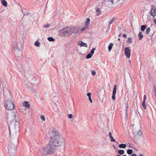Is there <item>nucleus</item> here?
I'll use <instances>...</instances> for the list:
<instances>
[{
	"label": "nucleus",
	"mask_w": 156,
	"mask_h": 156,
	"mask_svg": "<svg viewBox=\"0 0 156 156\" xmlns=\"http://www.w3.org/2000/svg\"><path fill=\"white\" fill-rule=\"evenodd\" d=\"M30 90L32 92H34L35 91V89L34 88H31Z\"/></svg>",
	"instance_id": "nucleus-41"
},
{
	"label": "nucleus",
	"mask_w": 156,
	"mask_h": 156,
	"mask_svg": "<svg viewBox=\"0 0 156 156\" xmlns=\"http://www.w3.org/2000/svg\"><path fill=\"white\" fill-rule=\"evenodd\" d=\"M130 156H137V155L135 154H133Z\"/></svg>",
	"instance_id": "nucleus-44"
},
{
	"label": "nucleus",
	"mask_w": 156,
	"mask_h": 156,
	"mask_svg": "<svg viewBox=\"0 0 156 156\" xmlns=\"http://www.w3.org/2000/svg\"><path fill=\"white\" fill-rule=\"evenodd\" d=\"M115 18H112L110 21L109 22V24H112L115 21Z\"/></svg>",
	"instance_id": "nucleus-25"
},
{
	"label": "nucleus",
	"mask_w": 156,
	"mask_h": 156,
	"mask_svg": "<svg viewBox=\"0 0 156 156\" xmlns=\"http://www.w3.org/2000/svg\"><path fill=\"white\" fill-rule=\"evenodd\" d=\"M133 132L134 135V139L136 141H137L140 137L142 136V133L141 131L140 130H139L137 131L134 130Z\"/></svg>",
	"instance_id": "nucleus-7"
},
{
	"label": "nucleus",
	"mask_w": 156,
	"mask_h": 156,
	"mask_svg": "<svg viewBox=\"0 0 156 156\" xmlns=\"http://www.w3.org/2000/svg\"><path fill=\"white\" fill-rule=\"evenodd\" d=\"M87 95L88 97V98L90 97L91 95V94L90 93H88L87 94Z\"/></svg>",
	"instance_id": "nucleus-42"
},
{
	"label": "nucleus",
	"mask_w": 156,
	"mask_h": 156,
	"mask_svg": "<svg viewBox=\"0 0 156 156\" xmlns=\"http://www.w3.org/2000/svg\"><path fill=\"white\" fill-rule=\"evenodd\" d=\"M87 28V26L86 25L85 27H83L80 30L81 32H82L85 30Z\"/></svg>",
	"instance_id": "nucleus-31"
},
{
	"label": "nucleus",
	"mask_w": 156,
	"mask_h": 156,
	"mask_svg": "<svg viewBox=\"0 0 156 156\" xmlns=\"http://www.w3.org/2000/svg\"><path fill=\"white\" fill-rule=\"evenodd\" d=\"M78 45H80L81 47L83 46L86 48L87 47V44L83 42L82 41H80V43L79 42L78 43Z\"/></svg>",
	"instance_id": "nucleus-14"
},
{
	"label": "nucleus",
	"mask_w": 156,
	"mask_h": 156,
	"mask_svg": "<svg viewBox=\"0 0 156 156\" xmlns=\"http://www.w3.org/2000/svg\"><path fill=\"white\" fill-rule=\"evenodd\" d=\"M116 92V85H115L114 87L113 90L112 95V99L114 101L115 99V95Z\"/></svg>",
	"instance_id": "nucleus-12"
},
{
	"label": "nucleus",
	"mask_w": 156,
	"mask_h": 156,
	"mask_svg": "<svg viewBox=\"0 0 156 156\" xmlns=\"http://www.w3.org/2000/svg\"><path fill=\"white\" fill-rule=\"evenodd\" d=\"M106 2H111L112 3V4H113L114 3V1L113 0H105Z\"/></svg>",
	"instance_id": "nucleus-36"
},
{
	"label": "nucleus",
	"mask_w": 156,
	"mask_h": 156,
	"mask_svg": "<svg viewBox=\"0 0 156 156\" xmlns=\"http://www.w3.org/2000/svg\"><path fill=\"white\" fill-rule=\"evenodd\" d=\"M79 33V30L78 28L75 27H66L61 30L62 36L68 37L73 34L76 35L75 36V39L78 36L77 34Z\"/></svg>",
	"instance_id": "nucleus-3"
},
{
	"label": "nucleus",
	"mask_w": 156,
	"mask_h": 156,
	"mask_svg": "<svg viewBox=\"0 0 156 156\" xmlns=\"http://www.w3.org/2000/svg\"><path fill=\"white\" fill-rule=\"evenodd\" d=\"M122 156H127L126 155H123Z\"/></svg>",
	"instance_id": "nucleus-54"
},
{
	"label": "nucleus",
	"mask_w": 156,
	"mask_h": 156,
	"mask_svg": "<svg viewBox=\"0 0 156 156\" xmlns=\"http://www.w3.org/2000/svg\"><path fill=\"white\" fill-rule=\"evenodd\" d=\"M96 73V72L94 70L91 71V73L93 75H95Z\"/></svg>",
	"instance_id": "nucleus-37"
},
{
	"label": "nucleus",
	"mask_w": 156,
	"mask_h": 156,
	"mask_svg": "<svg viewBox=\"0 0 156 156\" xmlns=\"http://www.w3.org/2000/svg\"><path fill=\"white\" fill-rule=\"evenodd\" d=\"M22 43L14 42L13 44V47L14 49H20L23 46Z\"/></svg>",
	"instance_id": "nucleus-8"
},
{
	"label": "nucleus",
	"mask_w": 156,
	"mask_h": 156,
	"mask_svg": "<svg viewBox=\"0 0 156 156\" xmlns=\"http://www.w3.org/2000/svg\"><path fill=\"white\" fill-rule=\"evenodd\" d=\"M90 21V20L89 18H87V19L86 21H85L86 25L87 26H88V25L89 24Z\"/></svg>",
	"instance_id": "nucleus-24"
},
{
	"label": "nucleus",
	"mask_w": 156,
	"mask_h": 156,
	"mask_svg": "<svg viewBox=\"0 0 156 156\" xmlns=\"http://www.w3.org/2000/svg\"><path fill=\"white\" fill-rule=\"evenodd\" d=\"M154 92L155 93V95H156V87L154 89Z\"/></svg>",
	"instance_id": "nucleus-47"
},
{
	"label": "nucleus",
	"mask_w": 156,
	"mask_h": 156,
	"mask_svg": "<svg viewBox=\"0 0 156 156\" xmlns=\"http://www.w3.org/2000/svg\"><path fill=\"white\" fill-rule=\"evenodd\" d=\"M113 147L114 149H115V147L114 145H113Z\"/></svg>",
	"instance_id": "nucleus-51"
},
{
	"label": "nucleus",
	"mask_w": 156,
	"mask_h": 156,
	"mask_svg": "<svg viewBox=\"0 0 156 156\" xmlns=\"http://www.w3.org/2000/svg\"><path fill=\"white\" fill-rule=\"evenodd\" d=\"M92 54H90V53H89L86 56V59L90 58L92 57Z\"/></svg>",
	"instance_id": "nucleus-27"
},
{
	"label": "nucleus",
	"mask_w": 156,
	"mask_h": 156,
	"mask_svg": "<svg viewBox=\"0 0 156 156\" xmlns=\"http://www.w3.org/2000/svg\"><path fill=\"white\" fill-rule=\"evenodd\" d=\"M113 44L112 43H110L108 46V51H110L112 49V47L113 46Z\"/></svg>",
	"instance_id": "nucleus-21"
},
{
	"label": "nucleus",
	"mask_w": 156,
	"mask_h": 156,
	"mask_svg": "<svg viewBox=\"0 0 156 156\" xmlns=\"http://www.w3.org/2000/svg\"><path fill=\"white\" fill-rule=\"evenodd\" d=\"M109 136L110 138L111 139V141L112 142H115V140L113 138L112 135V133L111 132L109 133Z\"/></svg>",
	"instance_id": "nucleus-16"
},
{
	"label": "nucleus",
	"mask_w": 156,
	"mask_h": 156,
	"mask_svg": "<svg viewBox=\"0 0 156 156\" xmlns=\"http://www.w3.org/2000/svg\"><path fill=\"white\" fill-rule=\"evenodd\" d=\"M126 146V144H120L119 145V147L120 148H125Z\"/></svg>",
	"instance_id": "nucleus-17"
},
{
	"label": "nucleus",
	"mask_w": 156,
	"mask_h": 156,
	"mask_svg": "<svg viewBox=\"0 0 156 156\" xmlns=\"http://www.w3.org/2000/svg\"><path fill=\"white\" fill-rule=\"evenodd\" d=\"M95 10H96L97 12V14L99 16L101 14L100 9L99 8L97 7L95 8Z\"/></svg>",
	"instance_id": "nucleus-19"
},
{
	"label": "nucleus",
	"mask_w": 156,
	"mask_h": 156,
	"mask_svg": "<svg viewBox=\"0 0 156 156\" xmlns=\"http://www.w3.org/2000/svg\"><path fill=\"white\" fill-rule=\"evenodd\" d=\"M117 156H121V155H120L119 154H117Z\"/></svg>",
	"instance_id": "nucleus-53"
},
{
	"label": "nucleus",
	"mask_w": 156,
	"mask_h": 156,
	"mask_svg": "<svg viewBox=\"0 0 156 156\" xmlns=\"http://www.w3.org/2000/svg\"><path fill=\"white\" fill-rule=\"evenodd\" d=\"M47 136L49 139L50 142L56 148L65 144V140L61 136V134L55 129H53L52 132L49 133Z\"/></svg>",
	"instance_id": "nucleus-2"
},
{
	"label": "nucleus",
	"mask_w": 156,
	"mask_h": 156,
	"mask_svg": "<svg viewBox=\"0 0 156 156\" xmlns=\"http://www.w3.org/2000/svg\"><path fill=\"white\" fill-rule=\"evenodd\" d=\"M142 106L144 109L146 108V105L145 103V102L143 101L142 103Z\"/></svg>",
	"instance_id": "nucleus-30"
},
{
	"label": "nucleus",
	"mask_w": 156,
	"mask_h": 156,
	"mask_svg": "<svg viewBox=\"0 0 156 156\" xmlns=\"http://www.w3.org/2000/svg\"><path fill=\"white\" fill-rule=\"evenodd\" d=\"M23 105L27 109H29L30 107V105L27 101H24L23 103Z\"/></svg>",
	"instance_id": "nucleus-13"
},
{
	"label": "nucleus",
	"mask_w": 156,
	"mask_h": 156,
	"mask_svg": "<svg viewBox=\"0 0 156 156\" xmlns=\"http://www.w3.org/2000/svg\"><path fill=\"white\" fill-rule=\"evenodd\" d=\"M126 42L127 43L131 44L132 42V39L131 37H129Z\"/></svg>",
	"instance_id": "nucleus-22"
},
{
	"label": "nucleus",
	"mask_w": 156,
	"mask_h": 156,
	"mask_svg": "<svg viewBox=\"0 0 156 156\" xmlns=\"http://www.w3.org/2000/svg\"><path fill=\"white\" fill-rule=\"evenodd\" d=\"M154 23L156 24V19H154L153 20Z\"/></svg>",
	"instance_id": "nucleus-45"
},
{
	"label": "nucleus",
	"mask_w": 156,
	"mask_h": 156,
	"mask_svg": "<svg viewBox=\"0 0 156 156\" xmlns=\"http://www.w3.org/2000/svg\"><path fill=\"white\" fill-rule=\"evenodd\" d=\"M56 150L55 147L49 141V143L47 144L46 146L43 149L42 155H50L53 153Z\"/></svg>",
	"instance_id": "nucleus-4"
},
{
	"label": "nucleus",
	"mask_w": 156,
	"mask_h": 156,
	"mask_svg": "<svg viewBox=\"0 0 156 156\" xmlns=\"http://www.w3.org/2000/svg\"><path fill=\"white\" fill-rule=\"evenodd\" d=\"M151 15L153 17H154L156 16V7L151 5Z\"/></svg>",
	"instance_id": "nucleus-10"
},
{
	"label": "nucleus",
	"mask_w": 156,
	"mask_h": 156,
	"mask_svg": "<svg viewBox=\"0 0 156 156\" xmlns=\"http://www.w3.org/2000/svg\"><path fill=\"white\" fill-rule=\"evenodd\" d=\"M50 26V24H47V25H44L43 26L44 28H45L49 27Z\"/></svg>",
	"instance_id": "nucleus-34"
},
{
	"label": "nucleus",
	"mask_w": 156,
	"mask_h": 156,
	"mask_svg": "<svg viewBox=\"0 0 156 156\" xmlns=\"http://www.w3.org/2000/svg\"><path fill=\"white\" fill-rule=\"evenodd\" d=\"M68 117L69 119H71L73 118V116L72 114H70L68 115Z\"/></svg>",
	"instance_id": "nucleus-39"
},
{
	"label": "nucleus",
	"mask_w": 156,
	"mask_h": 156,
	"mask_svg": "<svg viewBox=\"0 0 156 156\" xmlns=\"http://www.w3.org/2000/svg\"><path fill=\"white\" fill-rule=\"evenodd\" d=\"M138 123L139 124V125H140V122L139 120H138Z\"/></svg>",
	"instance_id": "nucleus-49"
},
{
	"label": "nucleus",
	"mask_w": 156,
	"mask_h": 156,
	"mask_svg": "<svg viewBox=\"0 0 156 156\" xmlns=\"http://www.w3.org/2000/svg\"><path fill=\"white\" fill-rule=\"evenodd\" d=\"M9 132V140L18 143L19 134V123L17 119L16 113L11 112L6 115Z\"/></svg>",
	"instance_id": "nucleus-1"
},
{
	"label": "nucleus",
	"mask_w": 156,
	"mask_h": 156,
	"mask_svg": "<svg viewBox=\"0 0 156 156\" xmlns=\"http://www.w3.org/2000/svg\"><path fill=\"white\" fill-rule=\"evenodd\" d=\"M48 40L49 41H55V39L52 37H48Z\"/></svg>",
	"instance_id": "nucleus-28"
},
{
	"label": "nucleus",
	"mask_w": 156,
	"mask_h": 156,
	"mask_svg": "<svg viewBox=\"0 0 156 156\" xmlns=\"http://www.w3.org/2000/svg\"><path fill=\"white\" fill-rule=\"evenodd\" d=\"M95 50V48H93L92 50H91V51H90V54H92V55H93V54L94 53V51Z\"/></svg>",
	"instance_id": "nucleus-33"
},
{
	"label": "nucleus",
	"mask_w": 156,
	"mask_h": 156,
	"mask_svg": "<svg viewBox=\"0 0 156 156\" xmlns=\"http://www.w3.org/2000/svg\"><path fill=\"white\" fill-rule=\"evenodd\" d=\"M4 104L5 107L7 110H12L14 108V105L13 103L10 100H5Z\"/></svg>",
	"instance_id": "nucleus-6"
},
{
	"label": "nucleus",
	"mask_w": 156,
	"mask_h": 156,
	"mask_svg": "<svg viewBox=\"0 0 156 156\" xmlns=\"http://www.w3.org/2000/svg\"><path fill=\"white\" fill-rule=\"evenodd\" d=\"M138 36L139 37V39L140 40H141L143 37V35L141 32L139 33L138 34Z\"/></svg>",
	"instance_id": "nucleus-18"
},
{
	"label": "nucleus",
	"mask_w": 156,
	"mask_h": 156,
	"mask_svg": "<svg viewBox=\"0 0 156 156\" xmlns=\"http://www.w3.org/2000/svg\"><path fill=\"white\" fill-rule=\"evenodd\" d=\"M116 143L117 144H118V142H116Z\"/></svg>",
	"instance_id": "nucleus-55"
},
{
	"label": "nucleus",
	"mask_w": 156,
	"mask_h": 156,
	"mask_svg": "<svg viewBox=\"0 0 156 156\" xmlns=\"http://www.w3.org/2000/svg\"><path fill=\"white\" fill-rule=\"evenodd\" d=\"M118 40L119 41L120 40V38H118Z\"/></svg>",
	"instance_id": "nucleus-52"
},
{
	"label": "nucleus",
	"mask_w": 156,
	"mask_h": 156,
	"mask_svg": "<svg viewBox=\"0 0 156 156\" xmlns=\"http://www.w3.org/2000/svg\"><path fill=\"white\" fill-rule=\"evenodd\" d=\"M124 53L128 58H129L130 56V51L129 48L126 47L124 49Z\"/></svg>",
	"instance_id": "nucleus-11"
},
{
	"label": "nucleus",
	"mask_w": 156,
	"mask_h": 156,
	"mask_svg": "<svg viewBox=\"0 0 156 156\" xmlns=\"http://www.w3.org/2000/svg\"><path fill=\"white\" fill-rule=\"evenodd\" d=\"M146 27L147 26L145 25H142L141 27V31H144L145 29L146 28Z\"/></svg>",
	"instance_id": "nucleus-20"
},
{
	"label": "nucleus",
	"mask_w": 156,
	"mask_h": 156,
	"mask_svg": "<svg viewBox=\"0 0 156 156\" xmlns=\"http://www.w3.org/2000/svg\"><path fill=\"white\" fill-rule=\"evenodd\" d=\"M34 45L36 46H39L40 45V43L39 41H37L34 43Z\"/></svg>",
	"instance_id": "nucleus-32"
},
{
	"label": "nucleus",
	"mask_w": 156,
	"mask_h": 156,
	"mask_svg": "<svg viewBox=\"0 0 156 156\" xmlns=\"http://www.w3.org/2000/svg\"><path fill=\"white\" fill-rule=\"evenodd\" d=\"M118 153L120 154H123L124 153V151L123 150H119L118 151Z\"/></svg>",
	"instance_id": "nucleus-23"
},
{
	"label": "nucleus",
	"mask_w": 156,
	"mask_h": 156,
	"mask_svg": "<svg viewBox=\"0 0 156 156\" xmlns=\"http://www.w3.org/2000/svg\"><path fill=\"white\" fill-rule=\"evenodd\" d=\"M1 2L2 5L6 7L7 6V3L5 0H1Z\"/></svg>",
	"instance_id": "nucleus-15"
},
{
	"label": "nucleus",
	"mask_w": 156,
	"mask_h": 156,
	"mask_svg": "<svg viewBox=\"0 0 156 156\" xmlns=\"http://www.w3.org/2000/svg\"><path fill=\"white\" fill-rule=\"evenodd\" d=\"M150 31V27H147L146 30V34H147L148 35L149 34Z\"/></svg>",
	"instance_id": "nucleus-29"
},
{
	"label": "nucleus",
	"mask_w": 156,
	"mask_h": 156,
	"mask_svg": "<svg viewBox=\"0 0 156 156\" xmlns=\"http://www.w3.org/2000/svg\"><path fill=\"white\" fill-rule=\"evenodd\" d=\"M89 98V100L90 102L91 103H92V100L91 99V97H90L89 98Z\"/></svg>",
	"instance_id": "nucleus-43"
},
{
	"label": "nucleus",
	"mask_w": 156,
	"mask_h": 156,
	"mask_svg": "<svg viewBox=\"0 0 156 156\" xmlns=\"http://www.w3.org/2000/svg\"><path fill=\"white\" fill-rule=\"evenodd\" d=\"M122 36L123 37H126V35L125 34H124L122 35Z\"/></svg>",
	"instance_id": "nucleus-46"
},
{
	"label": "nucleus",
	"mask_w": 156,
	"mask_h": 156,
	"mask_svg": "<svg viewBox=\"0 0 156 156\" xmlns=\"http://www.w3.org/2000/svg\"><path fill=\"white\" fill-rule=\"evenodd\" d=\"M127 152L129 154H132L133 151L132 150L129 149L127 150Z\"/></svg>",
	"instance_id": "nucleus-26"
},
{
	"label": "nucleus",
	"mask_w": 156,
	"mask_h": 156,
	"mask_svg": "<svg viewBox=\"0 0 156 156\" xmlns=\"http://www.w3.org/2000/svg\"><path fill=\"white\" fill-rule=\"evenodd\" d=\"M17 144L9 140L8 149L10 156H14L16 153Z\"/></svg>",
	"instance_id": "nucleus-5"
},
{
	"label": "nucleus",
	"mask_w": 156,
	"mask_h": 156,
	"mask_svg": "<svg viewBox=\"0 0 156 156\" xmlns=\"http://www.w3.org/2000/svg\"><path fill=\"white\" fill-rule=\"evenodd\" d=\"M41 119L43 120V121H44L45 120V117L43 115H41Z\"/></svg>",
	"instance_id": "nucleus-35"
},
{
	"label": "nucleus",
	"mask_w": 156,
	"mask_h": 156,
	"mask_svg": "<svg viewBox=\"0 0 156 156\" xmlns=\"http://www.w3.org/2000/svg\"><path fill=\"white\" fill-rule=\"evenodd\" d=\"M128 107H129V105H128V103H127V105H126V115L127 116V109L128 108Z\"/></svg>",
	"instance_id": "nucleus-40"
},
{
	"label": "nucleus",
	"mask_w": 156,
	"mask_h": 156,
	"mask_svg": "<svg viewBox=\"0 0 156 156\" xmlns=\"http://www.w3.org/2000/svg\"><path fill=\"white\" fill-rule=\"evenodd\" d=\"M120 34L118 35V37H120L121 36V31H120Z\"/></svg>",
	"instance_id": "nucleus-48"
},
{
	"label": "nucleus",
	"mask_w": 156,
	"mask_h": 156,
	"mask_svg": "<svg viewBox=\"0 0 156 156\" xmlns=\"http://www.w3.org/2000/svg\"><path fill=\"white\" fill-rule=\"evenodd\" d=\"M14 54L16 57L18 58L22 56V52L20 49H14Z\"/></svg>",
	"instance_id": "nucleus-9"
},
{
	"label": "nucleus",
	"mask_w": 156,
	"mask_h": 156,
	"mask_svg": "<svg viewBox=\"0 0 156 156\" xmlns=\"http://www.w3.org/2000/svg\"><path fill=\"white\" fill-rule=\"evenodd\" d=\"M139 156H144L143 154H140L139 155Z\"/></svg>",
	"instance_id": "nucleus-50"
},
{
	"label": "nucleus",
	"mask_w": 156,
	"mask_h": 156,
	"mask_svg": "<svg viewBox=\"0 0 156 156\" xmlns=\"http://www.w3.org/2000/svg\"><path fill=\"white\" fill-rule=\"evenodd\" d=\"M147 97L146 95H144V98H143V101H145Z\"/></svg>",
	"instance_id": "nucleus-38"
}]
</instances>
